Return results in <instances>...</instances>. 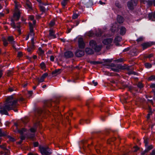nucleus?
<instances>
[{"label":"nucleus","instance_id":"obj_1","mask_svg":"<svg viewBox=\"0 0 155 155\" xmlns=\"http://www.w3.org/2000/svg\"><path fill=\"white\" fill-rule=\"evenodd\" d=\"M17 101V100L15 99L12 96L8 97L4 106L0 108V113L2 114L7 115L8 114V110L13 109L14 111L17 112V110L16 109H14L18 105Z\"/></svg>","mask_w":155,"mask_h":155},{"label":"nucleus","instance_id":"obj_2","mask_svg":"<svg viewBox=\"0 0 155 155\" xmlns=\"http://www.w3.org/2000/svg\"><path fill=\"white\" fill-rule=\"evenodd\" d=\"M73 114L71 111H70L69 113L66 114L64 116H63L62 114L60 113L59 109V121L60 120L61 123L63 125H68L70 126V122L69 116L71 117Z\"/></svg>","mask_w":155,"mask_h":155},{"label":"nucleus","instance_id":"obj_3","mask_svg":"<svg viewBox=\"0 0 155 155\" xmlns=\"http://www.w3.org/2000/svg\"><path fill=\"white\" fill-rule=\"evenodd\" d=\"M138 0H130L127 2V6L128 9L130 11L133 10L137 5Z\"/></svg>","mask_w":155,"mask_h":155},{"label":"nucleus","instance_id":"obj_4","mask_svg":"<svg viewBox=\"0 0 155 155\" xmlns=\"http://www.w3.org/2000/svg\"><path fill=\"white\" fill-rule=\"evenodd\" d=\"M14 2L15 4V6L16 8L15 9V12L13 15L14 18L15 19L18 20L20 18V12L19 11H18L17 9V8L19 7L17 2L16 0H14Z\"/></svg>","mask_w":155,"mask_h":155},{"label":"nucleus","instance_id":"obj_5","mask_svg":"<svg viewBox=\"0 0 155 155\" xmlns=\"http://www.w3.org/2000/svg\"><path fill=\"white\" fill-rule=\"evenodd\" d=\"M39 149L43 155H47L51 153V151L49 148L47 147H45L43 146H39Z\"/></svg>","mask_w":155,"mask_h":155},{"label":"nucleus","instance_id":"obj_6","mask_svg":"<svg viewBox=\"0 0 155 155\" xmlns=\"http://www.w3.org/2000/svg\"><path fill=\"white\" fill-rule=\"evenodd\" d=\"M75 54L77 57H82L84 54V51L83 50L78 49L75 52Z\"/></svg>","mask_w":155,"mask_h":155},{"label":"nucleus","instance_id":"obj_7","mask_svg":"<svg viewBox=\"0 0 155 155\" xmlns=\"http://www.w3.org/2000/svg\"><path fill=\"white\" fill-rule=\"evenodd\" d=\"M11 25L13 28L16 29L19 34L21 33V31L20 29V25L19 23H17L16 25H15L13 21H12L11 23Z\"/></svg>","mask_w":155,"mask_h":155},{"label":"nucleus","instance_id":"obj_8","mask_svg":"<svg viewBox=\"0 0 155 155\" xmlns=\"http://www.w3.org/2000/svg\"><path fill=\"white\" fill-rule=\"evenodd\" d=\"M147 110L148 113L147 114L146 118L147 119L149 120L150 119V116H152V114L153 113V111L151 107L150 106H148Z\"/></svg>","mask_w":155,"mask_h":155},{"label":"nucleus","instance_id":"obj_9","mask_svg":"<svg viewBox=\"0 0 155 155\" xmlns=\"http://www.w3.org/2000/svg\"><path fill=\"white\" fill-rule=\"evenodd\" d=\"M78 47L79 48L83 49L84 48L85 44L82 38H79L78 41Z\"/></svg>","mask_w":155,"mask_h":155},{"label":"nucleus","instance_id":"obj_10","mask_svg":"<svg viewBox=\"0 0 155 155\" xmlns=\"http://www.w3.org/2000/svg\"><path fill=\"white\" fill-rule=\"evenodd\" d=\"M153 42H146L143 43L141 45L142 46L143 49L144 50L147 48L150 47L152 45H153Z\"/></svg>","mask_w":155,"mask_h":155},{"label":"nucleus","instance_id":"obj_11","mask_svg":"<svg viewBox=\"0 0 155 155\" xmlns=\"http://www.w3.org/2000/svg\"><path fill=\"white\" fill-rule=\"evenodd\" d=\"M126 87L128 88V90L130 91V92L132 93L134 95H135V93H134L133 92L135 90L137 92H138V90H136L135 88L131 86H128L127 85H126L124 86V88Z\"/></svg>","mask_w":155,"mask_h":155},{"label":"nucleus","instance_id":"obj_12","mask_svg":"<svg viewBox=\"0 0 155 155\" xmlns=\"http://www.w3.org/2000/svg\"><path fill=\"white\" fill-rule=\"evenodd\" d=\"M113 39L112 38H107L104 39L103 41V43L105 45H108L111 44L113 41Z\"/></svg>","mask_w":155,"mask_h":155},{"label":"nucleus","instance_id":"obj_13","mask_svg":"<svg viewBox=\"0 0 155 155\" xmlns=\"http://www.w3.org/2000/svg\"><path fill=\"white\" fill-rule=\"evenodd\" d=\"M86 53L88 55H91L94 54V51L90 48L87 47L85 49Z\"/></svg>","mask_w":155,"mask_h":155},{"label":"nucleus","instance_id":"obj_14","mask_svg":"<svg viewBox=\"0 0 155 155\" xmlns=\"http://www.w3.org/2000/svg\"><path fill=\"white\" fill-rule=\"evenodd\" d=\"M148 17L149 20L152 21H155V11L153 12L149 13L148 14Z\"/></svg>","mask_w":155,"mask_h":155},{"label":"nucleus","instance_id":"obj_15","mask_svg":"<svg viewBox=\"0 0 155 155\" xmlns=\"http://www.w3.org/2000/svg\"><path fill=\"white\" fill-rule=\"evenodd\" d=\"M64 55L66 58H68L73 57L74 54L73 52L71 51H67L64 53Z\"/></svg>","mask_w":155,"mask_h":155},{"label":"nucleus","instance_id":"obj_16","mask_svg":"<svg viewBox=\"0 0 155 155\" xmlns=\"http://www.w3.org/2000/svg\"><path fill=\"white\" fill-rule=\"evenodd\" d=\"M24 1L26 3V7L29 10L32 9L31 4L29 2V0H24Z\"/></svg>","mask_w":155,"mask_h":155},{"label":"nucleus","instance_id":"obj_17","mask_svg":"<svg viewBox=\"0 0 155 155\" xmlns=\"http://www.w3.org/2000/svg\"><path fill=\"white\" fill-rule=\"evenodd\" d=\"M97 43L96 41L94 40H91L89 42V46L91 47L92 48H94L95 46L97 45Z\"/></svg>","mask_w":155,"mask_h":155},{"label":"nucleus","instance_id":"obj_18","mask_svg":"<svg viewBox=\"0 0 155 155\" xmlns=\"http://www.w3.org/2000/svg\"><path fill=\"white\" fill-rule=\"evenodd\" d=\"M48 75V74L47 73H44L41 77L38 79V81L39 83H41L43 82L44 79Z\"/></svg>","mask_w":155,"mask_h":155},{"label":"nucleus","instance_id":"obj_19","mask_svg":"<svg viewBox=\"0 0 155 155\" xmlns=\"http://www.w3.org/2000/svg\"><path fill=\"white\" fill-rule=\"evenodd\" d=\"M120 35H123L125 34L127 31V29L125 27L123 26H121L120 27Z\"/></svg>","mask_w":155,"mask_h":155},{"label":"nucleus","instance_id":"obj_20","mask_svg":"<svg viewBox=\"0 0 155 155\" xmlns=\"http://www.w3.org/2000/svg\"><path fill=\"white\" fill-rule=\"evenodd\" d=\"M102 47V46L101 45L97 44L93 49H94L95 52H98L101 50Z\"/></svg>","mask_w":155,"mask_h":155},{"label":"nucleus","instance_id":"obj_21","mask_svg":"<svg viewBox=\"0 0 155 155\" xmlns=\"http://www.w3.org/2000/svg\"><path fill=\"white\" fill-rule=\"evenodd\" d=\"M29 25L30 28V33L29 34V36H33L34 35V34L33 32V25L31 23H29Z\"/></svg>","mask_w":155,"mask_h":155},{"label":"nucleus","instance_id":"obj_22","mask_svg":"<svg viewBox=\"0 0 155 155\" xmlns=\"http://www.w3.org/2000/svg\"><path fill=\"white\" fill-rule=\"evenodd\" d=\"M104 105L103 103H101L99 107H100V110L101 112H107L108 111V109H106L105 108V107H104Z\"/></svg>","mask_w":155,"mask_h":155},{"label":"nucleus","instance_id":"obj_23","mask_svg":"<svg viewBox=\"0 0 155 155\" xmlns=\"http://www.w3.org/2000/svg\"><path fill=\"white\" fill-rule=\"evenodd\" d=\"M124 20V19L123 17L120 15L118 16L117 18V21L119 23L121 24L123 23Z\"/></svg>","mask_w":155,"mask_h":155},{"label":"nucleus","instance_id":"obj_24","mask_svg":"<svg viewBox=\"0 0 155 155\" xmlns=\"http://www.w3.org/2000/svg\"><path fill=\"white\" fill-rule=\"evenodd\" d=\"M138 51L135 50H131L130 51V54L133 56H136L138 54Z\"/></svg>","mask_w":155,"mask_h":155},{"label":"nucleus","instance_id":"obj_25","mask_svg":"<svg viewBox=\"0 0 155 155\" xmlns=\"http://www.w3.org/2000/svg\"><path fill=\"white\" fill-rule=\"evenodd\" d=\"M121 37L119 36H117L115 38L114 40V42L116 43L117 42H120L121 41Z\"/></svg>","mask_w":155,"mask_h":155},{"label":"nucleus","instance_id":"obj_26","mask_svg":"<svg viewBox=\"0 0 155 155\" xmlns=\"http://www.w3.org/2000/svg\"><path fill=\"white\" fill-rule=\"evenodd\" d=\"M8 40L9 42L12 44L14 45L15 43L13 41V38L12 36H10L8 37Z\"/></svg>","mask_w":155,"mask_h":155},{"label":"nucleus","instance_id":"obj_27","mask_svg":"<svg viewBox=\"0 0 155 155\" xmlns=\"http://www.w3.org/2000/svg\"><path fill=\"white\" fill-rule=\"evenodd\" d=\"M145 147H146L145 149L148 152L152 150L153 148V146L152 145H150L149 146L148 145H147Z\"/></svg>","mask_w":155,"mask_h":155},{"label":"nucleus","instance_id":"obj_28","mask_svg":"<svg viewBox=\"0 0 155 155\" xmlns=\"http://www.w3.org/2000/svg\"><path fill=\"white\" fill-rule=\"evenodd\" d=\"M112 133L113 132L111 130L106 129L104 131L103 133L105 134L106 135H107Z\"/></svg>","mask_w":155,"mask_h":155},{"label":"nucleus","instance_id":"obj_29","mask_svg":"<svg viewBox=\"0 0 155 155\" xmlns=\"http://www.w3.org/2000/svg\"><path fill=\"white\" fill-rule=\"evenodd\" d=\"M40 66L41 68L43 70L45 71L46 70H45L46 65H45V63L44 62H41L40 64Z\"/></svg>","mask_w":155,"mask_h":155},{"label":"nucleus","instance_id":"obj_30","mask_svg":"<svg viewBox=\"0 0 155 155\" xmlns=\"http://www.w3.org/2000/svg\"><path fill=\"white\" fill-rule=\"evenodd\" d=\"M148 81H153L155 80V76L154 75H151L148 77Z\"/></svg>","mask_w":155,"mask_h":155},{"label":"nucleus","instance_id":"obj_31","mask_svg":"<svg viewBox=\"0 0 155 155\" xmlns=\"http://www.w3.org/2000/svg\"><path fill=\"white\" fill-rule=\"evenodd\" d=\"M145 67L147 68H150L152 67V65L149 63H146L144 64Z\"/></svg>","mask_w":155,"mask_h":155},{"label":"nucleus","instance_id":"obj_32","mask_svg":"<svg viewBox=\"0 0 155 155\" xmlns=\"http://www.w3.org/2000/svg\"><path fill=\"white\" fill-rule=\"evenodd\" d=\"M146 2H147L148 6L149 7L152 6L153 4V1L151 0H148L147 1H146Z\"/></svg>","mask_w":155,"mask_h":155},{"label":"nucleus","instance_id":"obj_33","mask_svg":"<svg viewBox=\"0 0 155 155\" xmlns=\"http://www.w3.org/2000/svg\"><path fill=\"white\" fill-rule=\"evenodd\" d=\"M83 122L86 123L87 124H88L90 123V121L88 120H81L79 121L80 124H82Z\"/></svg>","mask_w":155,"mask_h":155},{"label":"nucleus","instance_id":"obj_34","mask_svg":"<svg viewBox=\"0 0 155 155\" xmlns=\"http://www.w3.org/2000/svg\"><path fill=\"white\" fill-rule=\"evenodd\" d=\"M127 74L129 75H131V74H134V75H137L138 73L137 72H134V71H129L128 72Z\"/></svg>","mask_w":155,"mask_h":155},{"label":"nucleus","instance_id":"obj_35","mask_svg":"<svg viewBox=\"0 0 155 155\" xmlns=\"http://www.w3.org/2000/svg\"><path fill=\"white\" fill-rule=\"evenodd\" d=\"M58 74V70L56 69L52 72V74L53 76H55Z\"/></svg>","mask_w":155,"mask_h":155},{"label":"nucleus","instance_id":"obj_36","mask_svg":"<svg viewBox=\"0 0 155 155\" xmlns=\"http://www.w3.org/2000/svg\"><path fill=\"white\" fill-rule=\"evenodd\" d=\"M95 33L91 31H90L88 32V35L90 37H93L94 36Z\"/></svg>","mask_w":155,"mask_h":155},{"label":"nucleus","instance_id":"obj_37","mask_svg":"<svg viewBox=\"0 0 155 155\" xmlns=\"http://www.w3.org/2000/svg\"><path fill=\"white\" fill-rule=\"evenodd\" d=\"M103 60L104 61V63H110L112 61V59H103Z\"/></svg>","mask_w":155,"mask_h":155},{"label":"nucleus","instance_id":"obj_38","mask_svg":"<svg viewBox=\"0 0 155 155\" xmlns=\"http://www.w3.org/2000/svg\"><path fill=\"white\" fill-rule=\"evenodd\" d=\"M102 33L100 31H99L98 32H96L95 33L94 35H95L97 37H100L102 35Z\"/></svg>","mask_w":155,"mask_h":155},{"label":"nucleus","instance_id":"obj_39","mask_svg":"<svg viewBox=\"0 0 155 155\" xmlns=\"http://www.w3.org/2000/svg\"><path fill=\"white\" fill-rule=\"evenodd\" d=\"M78 16L79 15L78 14L74 13L72 16V19H76L78 17Z\"/></svg>","mask_w":155,"mask_h":155},{"label":"nucleus","instance_id":"obj_40","mask_svg":"<svg viewBox=\"0 0 155 155\" xmlns=\"http://www.w3.org/2000/svg\"><path fill=\"white\" fill-rule=\"evenodd\" d=\"M115 6L118 8H121V5L119 2H116L115 3Z\"/></svg>","mask_w":155,"mask_h":155},{"label":"nucleus","instance_id":"obj_41","mask_svg":"<svg viewBox=\"0 0 155 155\" xmlns=\"http://www.w3.org/2000/svg\"><path fill=\"white\" fill-rule=\"evenodd\" d=\"M39 6L41 10L43 12H44L45 11L46 9L44 7L43 5H40Z\"/></svg>","mask_w":155,"mask_h":155},{"label":"nucleus","instance_id":"obj_42","mask_svg":"<svg viewBox=\"0 0 155 155\" xmlns=\"http://www.w3.org/2000/svg\"><path fill=\"white\" fill-rule=\"evenodd\" d=\"M149 139L148 138L144 139V142L145 143V146H146L148 144V140Z\"/></svg>","mask_w":155,"mask_h":155},{"label":"nucleus","instance_id":"obj_43","mask_svg":"<svg viewBox=\"0 0 155 155\" xmlns=\"http://www.w3.org/2000/svg\"><path fill=\"white\" fill-rule=\"evenodd\" d=\"M124 61V59L122 58H120L118 59H117L116 60V61L117 63H120L123 62Z\"/></svg>","mask_w":155,"mask_h":155},{"label":"nucleus","instance_id":"obj_44","mask_svg":"<svg viewBox=\"0 0 155 155\" xmlns=\"http://www.w3.org/2000/svg\"><path fill=\"white\" fill-rule=\"evenodd\" d=\"M49 35L50 36L52 37L53 38H55L54 32L52 30H50Z\"/></svg>","mask_w":155,"mask_h":155},{"label":"nucleus","instance_id":"obj_45","mask_svg":"<svg viewBox=\"0 0 155 155\" xmlns=\"http://www.w3.org/2000/svg\"><path fill=\"white\" fill-rule=\"evenodd\" d=\"M98 84V83L95 81V80H93L91 82V84L94 85V86H96Z\"/></svg>","mask_w":155,"mask_h":155},{"label":"nucleus","instance_id":"obj_46","mask_svg":"<svg viewBox=\"0 0 155 155\" xmlns=\"http://www.w3.org/2000/svg\"><path fill=\"white\" fill-rule=\"evenodd\" d=\"M55 24L54 21L53 20L51 21L49 23V25L51 26H52L54 25Z\"/></svg>","mask_w":155,"mask_h":155},{"label":"nucleus","instance_id":"obj_47","mask_svg":"<svg viewBox=\"0 0 155 155\" xmlns=\"http://www.w3.org/2000/svg\"><path fill=\"white\" fill-rule=\"evenodd\" d=\"M137 86L140 88H141L143 87L142 84L141 83H139L137 85Z\"/></svg>","mask_w":155,"mask_h":155},{"label":"nucleus","instance_id":"obj_48","mask_svg":"<svg viewBox=\"0 0 155 155\" xmlns=\"http://www.w3.org/2000/svg\"><path fill=\"white\" fill-rule=\"evenodd\" d=\"M3 44H4V46H6L8 44L7 40H5V39H3Z\"/></svg>","mask_w":155,"mask_h":155},{"label":"nucleus","instance_id":"obj_49","mask_svg":"<svg viewBox=\"0 0 155 155\" xmlns=\"http://www.w3.org/2000/svg\"><path fill=\"white\" fill-rule=\"evenodd\" d=\"M30 130L31 132H35L36 130V128L35 127H32L31 128Z\"/></svg>","mask_w":155,"mask_h":155},{"label":"nucleus","instance_id":"obj_50","mask_svg":"<svg viewBox=\"0 0 155 155\" xmlns=\"http://www.w3.org/2000/svg\"><path fill=\"white\" fill-rule=\"evenodd\" d=\"M34 17L33 15H30L28 17V19L31 20H33L34 19Z\"/></svg>","mask_w":155,"mask_h":155},{"label":"nucleus","instance_id":"obj_51","mask_svg":"<svg viewBox=\"0 0 155 155\" xmlns=\"http://www.w3.org/2000/svg\"><path fill=\"white\" fill-rule=\"evenodd\" d=\"M130 49V48L128 47L126 48H125L124 49L123 51V52H127Z\"/></svg>","mask_w":155,"mask_h":155},{"label":"nucleus","instance_id":"obj_52","mask_svg":"<svg viewBox=\"0 0 155 155\" xmlns=\"http://www.w3.org/2000/svg\"><path fill=\"white\" fill-rule=\"evenodd\" d=\"M143 40V38L142 37H140L139 38L137 39V41L138 42H139L142 41Z\"/></svg>","mask_w":155,"mask_h":155},{"label":"nucleus","instance_id":"obj_53","mask_svg":"<svg viewBox=\"0 0 155 155\" xmlns=\"http://www.w3.org/2000/svg\"><path fill=\"white\" fill-rule=\"evenodd\" d=\"M150 87L151 88L155 89V84H151L150 86Z\"/></svg>","mask_w":155,"mask_h":155},{"label":"nucleus","instance_id":"obj_54","mask_svg":"<svg viewBox=\"0 0 155 155\" xmlns=\"http://www.w3.org/2000/svg\"><path fill=\"white\" fill-rule=\"evenodd\" d=\"M91 101H92V100L90 99V100H89L87 101L86 105V106H87V107H89V104L91 102Z\"/></svg>","mask_w":155,"mask_h":155},{"label":"nucleus","instance_id":"obj_55","mask_svg":"<svg viewBox=\"0 0 155 155\" xmlns=\"http://www.w3.org/2000/svg\"><path fill=\"white\" fill-rule=\"evenodd\" d=\"M67 3V2L63 1L61 2V4L63 6H65Z\"/></svg>","mask_w":155,"mask_h":155},{"label":"nucleus","instance_id":"obj_56","mask_svg":"<svg viewBox=\"0 0 155 155\" xmlns=\"http://www.w3.org/2000/svg\"><path fill=\"white\" fill-rule=\"evenodd\" d=\"M153 56V54H150L148 55L147 56H146V58H150L152 57Z\"/></svg>","mask_w":155,"mask_h":155},{"label":"nucleus","instance_id":"obj_57","mask_svg":"<svg viewBox=\"0 0 155 155\" xmlns=\"http://www.w3.org/2000/svg\"><path fill=\"white\" fill-rule=\"evenodd\" d=\"M5 135V134L2 131L1 129H0V137L4 136Z\"/></svg>","mask_w":155,"mask_h":155},{"label":"nucleus","instance_id":"obj_58","mask_svg":"<svg viewBox=\"0 0 155 155\" xmlns=\"http://www.w3.org/2000/svg\"><path fill=\"white\" fill-rule=\"evenodd\" d=\"M148 152L147 151V150L145 149L144 150L142 151L141 152V154L142 155H144L146 153H148Z\"/></svg>","mask_w":155,"mask_h":155},{"label":"nucleus","instance_id":"obj_59","mask_svg":"<svg viewBox=\"0 0 155 155\" xmlns=\"http://www.w3.org/2000/svg\"><path fill=\"white\" fill-rule=\"evenodd\" d=\"M8 138L9 139V140L11 141L14 142L15 141V139L14 138H13L11 137H9Z\"/></svg>","mask_w":155,"mask_h":155},{"label":"nucleus","instance_id":"obj_60","mask_svg":"<svg viewBox=\"0 0 155 155\" xmlns=\"http://www.w3.org/2000/svg\"><path fill=\"white\" fill-rule=\"evenodd\" d=\"M80 20H77L75 21L76 25L74 26H77L80 23Z\"/></svg>","mask_w":155,"mask_h":155},{"label":"nucleus","instance_id":"obj_61","mask_svg":"<svg viewBox=\"0 0 155 155\" xmlns=\"http://www.w3.org/2000/svg\"><path fill=\"white\" fill-rule=\"evenodd\" d=\"M150 155H155V150H153Z\"/></svg>","mask_w":155,"mask_h":155},{"label":"nucleus","instance_id":"obj_62","mask_svg":"<svg viewBox=\"0 0 155 155\" xmlns=\"http://www.w3.org/2000/svg\"><path fill=\"white\" fill-rule=\"evenodd\" d=\"M22 53L21 52H19L18 53V57H20L22 56Z\"/></svg>","mask_w":155,"mask_h":155},{"label":"nucleus","instance_id":"obj_63","mask_svg":"<svg viewBox=\"0 0 155 155\" xmlns=\"http://www.w3.org/2000/svg\"><path fill=\"white\" fill-rule=\"evenodd\" d=\"M112 70L116 72H118L119 71V70L117 68H112Z\"/></svg>","mask_w":155,"mask_h":155},{"label":"nucleus","instance_id":"obj_64","mask_svg":"<svg viewBox=\"0 0 155 155\" xmlns=\"http://www.w3.org/2000/svg\"><path fill=\"white\" fill-rule=\"evenodd\" d=\"M28 155H38V154L37 153H30L28 154Z\"/></svg>","mask_w":155,"mask_h":155}]
</instances>
